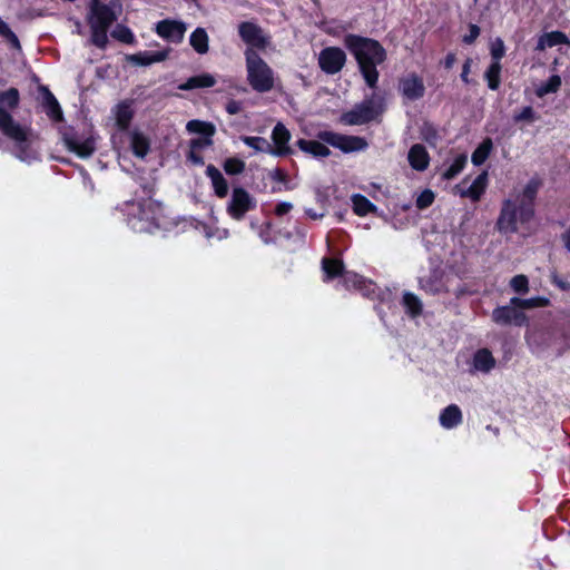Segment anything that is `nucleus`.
<instances>
[{
	"instance_id": "obj_10",
	"label": "nucleus",
	"mask_w": 570,
	"mask_h": 570,
	"mask_svg": "<svg viewBox=\"0 0 570 570\" xmlns=\"http://www.w3.org/2000/svg\"><path fill=\"white\" fill-rule=\"evenodd\" d=\"M62 141L69 151L76 154L79 158H88L96 150V142L94 137L83 138L71 126L61 130Z\"/></svg>"
},
{
	"instance_id": "obj_48",
	"label": "nucleus",
	"mask_w": 570,
	"mask_h": 570,
	"mask_svg": "<svg viewBox=\"0 0 570 570\" xmlns=\"http://www.w3.org/2000/svg\"><path fill=\"white\" fill-rule=\"evenodd\" d=\"M535 118V111L531 106H525L519 114L513 116L515 122L533 121Z\"/></svg>"
},
{
	"instance_id": "obj_25",
	"label": "nucleus",
	"mask_w": 570,
	"mask_h": 570,
	"mask_svg": "<svg viewBox=\"0 0 570 570\" xmlns=\"http://www.w3.org/2000/svg\"><path fill=\"white\" fill-rule=\"evenodd\" d=\"M559 45H570V40L564 32L556 30L542 35L538 40L537 49L544 50L547 47L553 48Z\"/></svg>"
},
{
	"instance_id": "obj_58",
	"label": "nucleus",
	"mask_w": 570,
	"mask_h": 570,
	"mask_svg": "<svg viewBox=\"0 0 570 570\" xmlns=\"http://www.w3.org/2000/svg\"><path fill=\"white\" fill-rule=\"evenodd\" d=\"M306 215L313 219L322 218L324 216L323 214H316L312 209L306 210Z\"/></svg>"
},
{
	"instance_id": "obj_2",
	"label": "nucleus",
	"mask_w": 570,
	"mask_h": 570,
	"mask_svg": "<svg viewBox=\"0 0 570 570\" xmlns=\"http://www.w3.org/2000/svg\"><path fill=\"white\" fill-rule=\"evenodd\" d=\"M343 43L354 57L366 86L373 90L376 89L380 77L377 66L385 62L387 58L385 48L376 39L355 33L345 35Z\"/></svg>"
},
{
	"instance_id": "obj_22",
	"label": "nucleus",
	"mask_w": 570,
	"mask_h": 570,
	"mask_svg": "<svg viewBox=\"0 0 570 570\" xmlns=\"http://www.w3.org/2000/svg\"><path fill=\"white\" fill-rule=\"evenodd\" d=\"M295 145L302 151L309 154L315 158H324L331 155L328 147L318 140H307L301 138L295 142Z\"/></svg>"
},
{
	"instance_id": "obj_56",
	"label": "nucleus",
	"mask_w": 570,
	"mask_h": 570,
	"mask_svg": "<svg viewBox=\"0 0 570 570\" xmlns=\"http://www.w3.org/2000/svg\"><path fill=\"white\" fill-rule=\"evenodd\" d=\"M456 60V57H455V53L454 52H449L445 58H444V61H443V66L445 69H451L454 65Z\"/></svg>"
},
{
	"instance_id": "obj_3",
	"label": "nucleus",
	"mask_w": 570,
	"mask_h": 570,
	"mask_svg": "<svg viewBox=\"0 0 570 570\" xmlns=\"http://www.w3.org/2000/svg\"><path fill=\"white\" fill-rule=\"evenodd\" d=\"M142 194L146 196L140 200L135 199L124 203L121 210L127 215V222L130 227L138 233H150L160 227V220L164 217L161 203L153 199L154 188L147 184L141 186Z\"/></svg>"
},
{
	"instance_id": "obj_41",
	"label": "nucleus",
	"mask_w": 570,
	"mask_h": 570,
	"mask_svg": "<svg viewBox=\"0 0 570 570\" xmlns=\"http://www.w3.org/2000/svg\"><path fill=\"white\" fill-rule=\"evenodd\" d=\"M111 37L126 45L136 43V37L134 32L130 28L124 24H117V27L111 32Z\"/></svg>"
},
{
	"instance_id": "obj_5",
	"label": "nucleus",
	"mask_w": 570,
	"mask_h": 570,
	"mask_svg": "<svg viewBox=\"0 0 570 570\" xmlns=\"http://www.w3.org/2000/svg\"><path fill=\"white\" fill-rule=\"evenodd\" d=\"M111 4H116V1L106 4L100 0H90L89 3L87 22L90 28L91 42L100 49L106 48L108 30L117 20V14Z\"/></svg>"
},
{
	"instance_id": "obj_37",
	"label": "nucleus",
	"mask_w": 570,
	"mask_h": 570,
	"mask_svg": "<svg viewBox=\"0 0 570 570\" xmlns=\"http://www.w3.org/2000/svg\"><path fill=\"white\" fill-rule=\"evenodd\" d=\"M561 83V77L559 75H552L546 82L537 88L535 94L540 98L549 94H556L560 89Z\"/></svg>"
},
{
	"instance_id": "obj_29",
	"label": "nucleus",
	"mask_w": 570,
	"mask_h": 570,
	"mask_svg": "<svg viewBox=\"0 0 570 570\" xmlns=\"http://www.w3.org/2000/svg\"><path fill=\"white\" fill-rule=\"evenodd\" d=\"M511 304L519 307L521 311L531 309L537 307H547L550 305V299L544 296H535L530 298L512 297Z\"/></svg>"
},
{
	"instance_id": "obj_47",
	"label": "nucleus",
	"mask_w": 570,
	"mask_h": 570,
	"mask_svg": "<svg viewBox=\"0 0 570 570\" xmlns=\"http://www.w3.org/2000/svg\"><path fill=\"white\" fill-rule=\"evenodd\" d=\"M269 178L273 181L284 184L285 185V189H291V187L287 186L288 174L283 168L276 167L275 169L269 171Z\"/></svg>"
},
{
	"instance_id": "obj_30",
	"label": "nucleus",
	"mask_w": 570,
	"mask_h": 570,
	"mask_svg": "<svg viewBox=\"0 0 570 570\" xmlns=\"http://www.w3.org/2000/svg\"><path fill=\"white\" fill-rule=\"evenodd\" d=\"M501 62L491 61L490 66L487 68L484 72V79L487 81L488 88L490 90H498L501 85Z\"/></svg>"
},
{
	"instance_id": "obj_39",
	"label": "nucleus",
	"mask_w": 570,
	"mask_h": 570,
	"mask_svg": "<svg viewBox=\"0 0 570 570\" xmlns=\"http://www.w3.org/2000/svg\"><path fill=\"white\" fill-rule=\"evenodd\" d=\"M132 117H134V112L128 105H126V104L118 105L117 111H116V122L120 129H122V130L127 129L130 125Z\"/></svg>"
},
{
	"instance_id": "obj_40",
	"label": "nucleus",
	"mask_w": 570,
	"mask_h": 570,
	"mask_svg": "<svg viewBox=\"0 0 570 570\" xmlns=\"http://www.w3.org/2000/svg\"><path fill=\"white\" fill-rule=\"evenodd\" d=\"M131 149L137 157L144 158L150 149L149 140L141 134H135L131 138Z\"/></svg>"
},
{
	"instance_id": "obj_13",
	"label": "nucleus",
	"mask_w": 570,
	"mask_h": 570,
	"mask_svg": "<svg viewBox=\"0 0 570 570\" xmlns=\"http://www.w3.org/2000/svg\"><path fill=\"white\" fill-rule=\"evenodd\" d=\"M346 63V53L340 47H326L321 50L318 66L327 75L340 72Z\"/></svg>"
},
{
	"instance_id": "obj_44",
	"label": "nucleus",
	"mask_w": 570,
	"mask_h": 570,
	"mask_svg": "<svg viewBox=\"0 0 570 570\" xmlns=\"http://www.w3.org/2000/svg\"><path fill=\"white\" fill-rule=\"evenodd\" d=\"M0 36L4 38L12 47H20L17 35L10 29L7 22L0 18Z\"/></svg>"
},
{
	"instance_id": "obj_4",
	"label": "nucleus",
	"mask_w": 570,
	"mask_h": 570,
	"mask_svg": "<svg viewBox=\"0 0 570 570\" xmlns=\"http://www.w3.org/2000/svg\"><path fill=\"white\" fill-rule=\"evenodd\" d=\"M20 104L19 90L11 87L0 91V131L17 144L19 157L24 159L29 150V129L18 124L6 109L14 110Z\"/></svg>"
},
{
	"instance_id": "obj_19",
	"label": "nucleus",
	"mask_w": 570,
	"mask_h": 570,
	"mask_svg": "<svg viewBox=\"0 0 570 570\" xmlns=\"http://www.w3.org/2000/svg\"><path fill=\"white\" fill-rule=\"evenodd\" d=\"M205 174L210 179L215 196L219 199L226 198L229 191V186L220 170L213 164H209L206 167Z\"/></svg>"
},
{
	"instance_id": "obj_17",
	"label": "nucleus",
	"mask_w": 570,
	"mask_h": 570,
	"mask_svg": "<svg viewBox=\"0 0 570 570\" xmlns=\"http://www.w3.org/2000/svg\"><path fill=\"white\" fill-rule=\"evenodd\" d=\"M39 91L42 95L41 105L47 116L55 122L62 121L63 112L55 95L50 91V89L47 86H40Z\"/></svg>"
},
{
	"instance_id": "obj_59",
	"label": "nucleus",
	"mask_w": 570,
	"mask_h": 570,
	"mask_svg": "<svg viewBox=\"0 0 570 570\" xmlns=\"http://www.w3.org/2000/svg\"><path fill=\"white\" fill-rule=\"evenodd\" d=\"M466 293H468V292H466V289H465L464 287H459V288L456 289L455 295H456V297H460V296H462V295H464V294H466Z\"/></svg>"
},
{
	"instance_id": "obj_14",
	"label": "nucleus",
	"mask_w": 570,
	"mask_h": 570,
	"mask_svg": "<svg viewBox=\"0 0 570 570\" xmlns=\"http://www.w3.org/2000/svg\"><path fill=\"white\" fill-rule=\"evenodd\" d=\"M187 26L175 19H163L156 23L155 32L164 40L171 43H180L184 40Z\"/></svg>"
},
{
	"instance_id": "obj_18",
	"label": "nucleus",
	"mask_w": 570,
	"mask_h": 570,
	"mask_svg": "<svg viewBox=\"0 0 570 570\" xmlns=\"http://www.w3.org/2000/svg\"><path fill=\"white\" fill-rule=\"evenodd\" d=\"M170 49L161 51H139L137 53L127 55L126 60L134 66H150L156 62L165 61L169 56Z\"/></svg>"
},
{
	"instance_id": "obj_38",
	"label": "nucleus",
	"mask_w": 570,
	"mask_h": 570,
	"mask_svg": "<svg viewBox=\"0 0 570 570\" xmlns=\"http://www.w3.org/2000/svg\"><path fill=\"white\" fill-rule=\"evenodd\" d=\"M240 139L246 146L253 148L255 151L269 154L271 144L266 138L258 136H242Z\"/></svg>"
},
{
	"instance_id": "obj_43",
	"label": "nucleus",
	"mask_w": 570,
	"mask_h": 570,
	"mask_svg": "<svg viewBox=\"0 0 570 570\" xmlns=\"http://www.w3.org/2000/svg\"><path fill=\"white\" fill-rule=\"evenodd\" d=\"M510 287L517 294H525L529 292V278L523 274L515 275L510 279Z\"/></svg>"
},
{
	"instance_id": "obj_61",
	"label": "nucleus",
	"mask_w": 570,
	"mask_h": 570,
	"mask_svg": "<svg viewBox=\"0 0 570 570\" xmlns=\"http://www.w3.org/2000/svg\"><path fill=\"white\" fill-rule=\"evenodd\" d=\"M474 2H476L478 0H473Z\"/></svg>"
},
{
	"instance_id": "obj_45",
	"label": "nucleus",
	"mask_w": 570,
	"mask_h": 570,
	"mask_svg": "<svg viewBox=\"0 0 570 570\" xmlns=\"http://www.w3.org/2000/svg\"><path fill=\"white\" fill-rule=\"evenodd\" d=\"M492 61L500 62L505 55V46L501 38H497L490 47Z\"/></svg>"
},
{
	"instance_id": "obj_57",
	"label": "nucleus",
	"mask_w": 570,
	"mask_h": 570,
	"mask_svg": "<svg viewBox=\"0 0 570 570\" xmlns=\"http://www.w3.org/2000/svg\"><path fill=\"white\" fill-rule=\"evenodd\" d=\"M553 283L560 287L561 289H569L570 285L561 279H557V277L553 278Z\"/></svg>"
},
{
	"instance_id": "obj_42",
	"label": "nucleus",
	"mask_w": 570,
	"mask_h": 570,
	"mask_svg": "<svg viewBox=\"0 0 570 570\" xmlns=\"http://www.w3.org/2000/svg\"><path fill=\"white\" fill-rule=\"evenodd\" d=\"M246 168L245 161L237 157L226 158L223 163V169L227 175L236 176L244 173Z\"/></svg>"
},
{
	"instance_id": "obj_8",
	"label": "nucleus",
	"mask_w": 570,
	"mask_h": 570,
	"mask_svg": "<svg viewBox=\"0 0 570 570\" xmlns=\"http://www.w3.org/2000/svg\"><path fill=\"white\" fill-rule=\"evenodd\" d=\"M257 208L256 198L242 186L232 189V195L226 205L227 215L236 222L245 219L247 213Z\"/></svg>"
},
{
	"instance_id": "obj_9",
	"label": "nucleus",
	"mask_w": 570,
	"mask_h": 570,
	"mask_svg": "<svg viewBox=\"0 0 570 570\" xmlns=\"http://www.w3.org/2000/svg\"><path fill=\"white\" fill-rule=\"evenodd\" d=\"M317 137L323 142L338 148L345 154L364 150L367 147V141L365 138L358 136H347L330 130H324L320 131Z\"/></svg>"
},
{
	"instance_id": "obj_11",
	"label": "nucleus",
	"mask_w": 570,
	"mask_h": 570,
	"mask_svg": "<svg viewBox=\"0 0 570 570\" xmlns=\"http://www.w3.org/2000/svg\"><path fill=\"white\" fill-rule=\"evenodd\" d=\"M238 36L246 49L265 50L269 45V37L266 36L261 26L253 21H243L238 24Z\"/></svg>"
},
{
	"instance_id": "obj_31",
	"label": "nucleus",
	"mask_w": 570,
	"mask_h": 570,
	"mask_svg": "<svg viewBox=\"0 0 570 570\" xmlns=\"http://www.w3.org/2000/svg\"><path fill=\"white\" fill-rule=\"evenodd\" d=\"M493 148L492 139L487 137L482 142L474 149L471 156L472 164L474 166H481L489 158Z\"/></svg>"
},
{
	"instance_id": "obj_55",
	"label": "nucleus",
	"mask_w": 570,
	"mask_h": 570,
	"mask_svg": "<svg viewBox=\"0 0 570 570\" xmlns=\"http://www.w3.org/2000/svg\"><path fill=\"white\" fill-rule=\"evenodd\" d=\"M187 159L191 161L194 165L203 166L205 164L204 157L195 150L188 151Z\"/></svg>"
},
{
	"instance_id": "obj_53",
	"label": "nucleus",
	"mask_w": 570,
	"mask_h": 570,
	"mask_svg": "<svg viewBox=\"0 0 570 570\" xmlns=\"http://www.w3.org/2000/svg\"><path fill=\"white\" fill-rule=\"evenodd\" d=\"M293 208V205L288 202H281L278 203L275 208H274V213L276 216L278 217H282L286 214H288Z\"/></svg>"
},
{
	"instance_id": "obj_24",
	"label": "nucleus",
	"mask_w": 570,
	"mask_h": 570,
	"mask_svg": "<svg viewBox=\"0 0 570 570\" xmlns=\"http://www.w3.org/2000/svg\"><path fill=\"white\" fill-rule=\"evenodd\" d=\"M322 268L324 272L325 282L335 279L341 276L343 277L346 273L344 263L340 258L324 257L322 259Z\"/></svg>"
},
{
	"instance_id": "obj_20",
	"label": "nucleus",
	"mask_w": 570,
	"mask_h": 570,
	"mask_svg": "<svg viewBox=\"0 0 570 570\" xmlns=\"http://www.w3.org/2000/svg\"><path fill=\"white\" fill-rule=\"evenodd\" d=\"M430 159V155L422 144H414L409 150V164L416 171H424L428 169Z\"/></svg>"
},
{
	"instance_id": "obj_27",
	"label": "nucleus",
	"mask_w": 570,
	"mask_h": 570,
	"mask_svg": "<svg viewBox=\"0 0 570 570\" xmlns=\"http://www.w3.org/2000/svg\"><path fill=\"white\" fill-rule=\"evenodd\" d=\"M473 366L476 371L489 373L495 366V358L488 348H480L473 355Z\"/></svg>"
},
{
	"instance_id": "obj_12",
	"label": "nucleus",
	"mask_w": 570,
	"mask_h": 570,
	"mask_svg": "<svg viewBox=\"0 0 570 570\" xmlns=\"http://www.w3.org/2000/svg\"><path fill=\"white\" fill-rule=\"evenodd\" d=\"M493 323L500 326L521 327L528 324V316L515 305L511 304L498 306L491 313Z\"/></svg>"
},
{
	"instance_id": "obj_46",
	"label": "nucleus",
	"mask_w": 570,
	"mask_h": 570,
	"mask_svg": "<svg viewBox=\"0 0 570 570\" xmlns=\"http://www.w3.org/2000/svg\"><path fill=\"white\" fill-rule=\"evenodd\" d=\"M435 199V195L431 189H424L416 198L415 206L419 209H425L430 207Z\"/></svg>"
},
{
	"instance_id": "obj_6",
	"label": "nucleus",
	"mask_w": 570,
	"mask_h": 570,
	"mask_svg": "<svg viewBox=\"0 0 570 570\" xmlns=\"http://www.w3.org/2000/svg\"><path fill=\"white\" fill-rule=\"evenodd\" d=\"M244 56L247 81L252 89L259 94L271 91L275 85L274 70L255 50L246 49Z\"/></svg>"
},
{
	"instance_id": "obj_35",
	"label": "nucleus",
	"mask_w": 570,
	"mask_h": 570,
	"mask_svg": "<svg viewBox=\"0 0 570 570\" xmlns=\"http://www.w3.org/2000/svg\"><path fill=\"white\" fill-rule=\"evenodd\" d=\"M344 286L347 289L367 291L372 285L371 282L366 281L363 276L356 273L346 272L343 276Z\"/></svg>"
},
{
	"instance_id": "obj_50",
	"label": "nucleus",
	"mask_w": 570,
	"mask_h": 570,
	"mask_svg": "<svg viewBox=\"0 0 570 570\" xmlns=\"http://www.w3.org/2000/svg\"><path fill=\"white\" fill-rule=\"evenodd\" d=\"M422 135L429 144H433L439 138L438 130L431 124H424Z\"/></svg>"
},
{
	"instance_id": "obj_28",
	"label": "nucleus",
	"mask_w": 570,
	"mask_h": 570,
	"mask_svg": "<svg viewBox=\"0 0 570 570\" xmlns=\"http://www.w3.org/2000/svg\"><path fill=\"white\" fill-rule=\"evenodd\" d=\"M189 43L197 53H207L209 50V37L207 31L202 27H197L189 37Z\"/></svg>"
},
{
	"instance_id": "obj_36",
	"label": "nucleus",
	"mask_w": 570,
	"mask_h": 570,
	"mask_svg": "<svg viewBox=\"0 0 570 570\" xmlns=\"http://www.w3.org/2000/svg\"><path fill=\"white\" fill-rule=\"evenodd\" d=\"M468 157L464 154L456 156L453 163L443 171L442 178L451 180L456 177L465 167Z\"/></svg>"
},
{
	"instance_id": "obj_21",
	"label": "nucleus",
	"mask_w": 570,
	"mask_h": 570,
	"mask_svg": "<svg viewBox=\"0 0 570 570\" xmlns=\"http://www.w3.org/2000/svg\"><path fill=\"white\" fill-rule=\"evenodd\" d=\"M463 415L461 409L456 404H450L444 407L439 416L440 424L444 429H453L462 423Z\"/></svg>"
},
{
	"instance_id": "obj_16",
	"label": "nucleus",
	"mask_w": 570,
	"mask_h": 570,
	"mask_svg": "<svg viewBox=\"0 0 570 570\" xmlns=\"http://www.w3.org/2000/svg\"><path fill=\"white\" fill-rule=\"evenodd\" d=\"M397 89L400 94L410 101H415L424 97L425 86L422 77L415 72H410L399 79Z\"/></svg>"
},
{
	"instance_id": "obj_54",
	"label": "nucleus",
	"mask_w": 570,
	"mask_h": 570,
	"mask_svg": "<svg viewBox=\"0 0 570 570\" xmlns=\"http://www.w3.org/2000/svg\"><path fill=\"white\" fill-rule=\"evenodd\" d=\"M225 110L228 115H237L242 110V105L238 100L230 99L226 104Z\"/></svg>"
},
{
	"instance_id": "obj_32",
	"label": "nucleus",
	"mask_w": 570,
	"mask_h": 570,
	"mask_svg": "<svg viewBox=\"0 0 570 570\" xmlns=\"http://www.w3.org/2000/svg\"><path fill=\"white\" fill-rule=\"evenodd\" d=\"M402 304L405 308L406 314L415 318L423 312V305L421 299L411 292H404Z\"/></svg>"
},
{
	"instance_id": "obj_7",
	"label": "nucleus",
	"mask_w": 570,
	"mask_h": 570,
	"mask_svg": "<svg viewBox=\"0 0 570 570\" xmlns=\"http://www.w3.org/2000/svg\"><path fill=\"white\" fill-rule=\"evenodd\" d=\"M383 97L373 92L362 102L356 104L351 110L341 116V121L348 126H361L376 119L383 112Z\"/></svg>"
},
{
	"instance_id": "obj_34",
	"label": "nucleus",
	"mask_w": 570,
	"mask_h": 570,
	"mask_svg": "<svg viewBox=\"0 0 570 570\" xmlns=\"http://www.w3.org/2000/svg\"><path fill=\"white\" fill-rule=\"evenodd\" d=\"M189 132L198 134L202 137L212 138L215 135V126L212 122L203 121L198 119L189 120L186 125Z\"/></svg>"
},
{
	"instance_id": "obj_15",
	"label": "nucleus",
	"mask_w": 570,
	"mask_h": 570,
	"mask_svg": "<svg viewBox=\"0 0 570 570\" xmlns=\"http://www.w3.org/2000/svg\"><path fill=\"white\" fill-rule=\"evenodd\" d=\"M272 141L269 155L274 157H287L294 154L288 145L292 135L283 122H277L272 130Z\"/></svg>"
},
{
	"instance_id": "obj_52",
	"label": "nucleus",
	"mask_w": 570,
	"mask_h": 570,
	"mask_svg": "<svg viewBox=\"0 0 570 570\" xmlns=\"http://www.w3.org/2000/svg\"><path fill=\"white\" fill-rule=\"evenodd\" d=\"M472 62H473V60L471 58H466L462 66L461 80L465 85H469L471 82V80L469 78V73L471 72Z\"/></svg>"
},
{
	"instance_id": "obj_60",
	"label": "nucleus",
	"mask_w": 570,
	"mask_h": 570,
	"mask_svg": "<svg viewBox=\"0 0 570 570\" xmlns=\"http://www.w3.org/2000/svg\"><path fill=\"white\" fill-rule=\"evenodd\" d=\"M279 190H281V188H276V187H273V189H272L273 193H276V191H279Z\"/></svg>"
},
{
	"instance_id": "obj_1",
	"label": "nucleus",
	"mask_w": 570,
	"mask_h": 570,
	"mask_svg": "<svg viewBox=\"0 0 570 570\" xmlns=\"http://www.w3.org/2000/svg\"><path fill=\"white\" fill-rule=\"evenodd\" d=\"M542 181L539 177H532L514 198L502 202L499 217L495 223L501 234H515L518 224H529L535 216V199Z\"/></svg>"
},
{
	"instance_id": "obj_26",
	"label": "nucleus",
	"mask_w": 570,
	"mask_h": 570,
	"mask_svg": "<svg viewBox=\"0 0 570 570\" xmlns=\"http://www.w3.org/2000/svg\"><path fill=\"white\" fill-rule=\"evenodd\" d=\"M488 184V174L487 171L481 173L476 176L470 187L465 190L461 191L462 197H469L473 202L480 200L481 196L484 194Z\"/></svg>"
},
{
	"instance_id": "obj_51",
	"label": "nucleus",
	"mask_w": 570,
	"mask_h": 570,
	"mask_svg": "<svg viewBox=\"0 0 570 570\" xmlns=\"http://www.w3.org/2000/svg\"><path fill=\"white\" fill-rule=\"evenodd\" d=\"M480 27L478 24L471 23L469 26V33L463 36L462 41L466 45H472L480 36Z\"/></svg>"
},
{
	"instance_id": "obj_33",
	"label": "nucleus",
	"mask_w": 570,
	"mask_h": 570,
	"mask_svg": "<svg viewBox=\"0 0 570 570\" xmlns=\"http://www.w3.org/2000/svg\"><path fill=\"white\" fill-rule=\"evenodd\" d=\"M353 212L357 216H366L376 212V206L364 195L355 194L352 196Z\"/></svg>"
},
{
	"instance_id": "obj_49",
	"label": "nucleus",
	"mask_w": 570,
	"mask_h": 570,
	"mask_svg": "<svg viewBox=\"0 0 570 570\" xmlns=\"http://www.w3.org/2000/svg\"><path fill=\"white\" fill-rule=\"evenodd\" d=\"M213 145V139L209 138V137H198V138H194L190 140L189 142V147L190 149L189 150H199V149H203L205 147H208V146H212Z\"/></svg>"
},
{
	"instance_id": "obj_23",
	"label": "nucleus",
	"mask_w": 570,
	"mask_h": 570,
	"mask_svg": "<svg viewBox=\"0 0 570 570\" xmlns=\"http://www.w3.org/2000/svg\"><path fill=\"white\" fill-rule=\"evenodd\" d=\"M216 79L210 73H200L189 77L185 82L178 85L179 90L189 91L215 86Z\"/></svg>"
}]
</instances>
